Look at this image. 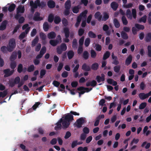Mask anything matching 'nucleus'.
I'll return each mask as SVG.
<instances>
[{"label": "nucleus", "instance_id": "obj_1", "mask_svg": "<svg viewBox=\"0 0 151 151\" xmlns=\"http://www.w3.org/2000/svg\"><path fill=\"white\" fill-rule=\"evenodd\" d=\"M29 4L31 6V12L34 13L35 9H37L38 6L42 8L46 5V3L43 1L40 2V0H36L34 2L32 0H31L29 2Z\"/></svg>", "mask_w": 151, "mask_h": 151}, {"label": "nucleus", "instance_id": "obj_2", "mask_svg": "<svg viewBox=\"0 0 151 151\" xmlns=\"http://www.w3.org/2000/svg\"><path fill=\"white\" fill-rule=\"evenodd\" d=\"M9 46L7 47V50L9 52L12 51L16 46L15 41L14 39H10L9 42Z\"/></svg>", "mask_w": 151, "mask_h": 151}, {"label": "nucleus", "instance_id": "obj_3", "mask_svg": "<svg viewBox=\"0 0 151 151\" xmlns=\"http://www.w3.org/2000/svg\"><path fill=\"white\" fill-rule=\"evenodd\" d=\"M67 49V47L65 44L62 43L60 46L56 48L57 52L59 54H61L63 51H65Z\"/></svg>", "mask_w": 151, "mask_h": 151}, {"label": "nucleus", "instance_id": "obj_4", "mask_svg": "<svg viewBox=\"0 0 151 151\" xmlns=\"http://www.w3.org/2000/svg\"><path fill=\"white\" fill-rule=\"evenodd\" d=\"M64 32L65 34V36L66 38L64 39L65 42L67 43L69 42V40L68 38L69 36L70 31L68 28L66 27L63 29Z\"/></svg>", "mask_w": 151, "mask_h": 151}, {"label": "nucleus", "instance_id": "obj_5", "mask_svg": "<svg viewBox=\"0 0 151 151\" xmlns=\"http://www.w3.org/2000/svg\"><path fill=\"white\" fill-rule=\"evenodd\" d=\"M85 122L83 118L81 117L78 119L74 125L78 128H81L82 125Z\"/></svg>", "mask_w": 151, "mask_h": 151}, {"label": "nucleus", "instance_id": "obj_6", "mask_svg": "<svg viewBox=\"0 0 151 151\" xmlns=\"http://www.w3.org/2000/svg\"><path fill=\"white\" fill-rule=\"evenodd\" d=\"M14 71V70H10V69L9 68L4 70L3 72L5 74L4 77H7L12 75Z\"/></svg>", "mask_w": 151, "mask_h": 151}, {"label": "nucleus", "instance_id": "obj_7", "mask_svg": "<svg viewBox=\"0 0 151 151\" xmlns=\"http://www.w3.org/2000/svg\"><path fill=\"white\" fill-rule=\"evenodd\" d=\"M111 57L112 60V64L116 65H118L119 62L117 56L114 55V53H112L111 55Z\"/></svg>", "mask_w": 151, "mask_h": 151}, {"label": "nucleus", "instance_id": "obj_8", "mask_svg": "<svg viewBox=\"0 0 151 151\" xmlns=\"http://www.w3.org/2000/svg\"><path fill=\"white\" fill-rule=\"evenodd\" d=\"M40 13L38 12H36L34 14V16L33 17L34 20L36 21H40L43 20V18L40 16Z\"/></svg>", "mask_w": 151, "mask_h": 151}, {"label": "nucleus", "instance_id": "obj_9", "mask_svg": "<svg viewBox=\"0 0 151 151\" xmlns=\"http://www.w3.org/2000/svg\"><path fill=\"white\" fill-rule=\"evenodd\" d=\"M101 76H97L96 78V80L98 83H100L101 82H104L105 80V75L104 74H101Z\"/></svg>", "mask_w": 151, "mask_h": 151}, {"label": "nucleus", "instance_id": "obj_10", "mask_svg": "<svg viewBox=\"0 0 151 151\" xmlns=\"http://www.w3.org/2000/svg\"><path fill=\"white\" fill-rule=\"evenodd\" d=\"M64 119L70 122L73 120V115L70 114V113H68L65 116Z\"/></svg>", "mask_w": 151, "mask_h": 151}, {"label": "nucleus", "instance_id": "obj_11", "mask_svg": "<svg viewBox=\"0 0 151 151\" xmlns=\"http://www.w3.org/2000/svg\"><path fill=\"white\" fill-rule=\"evenodd\" d=\"M97 84V83L96 81L94 80H93L91 81L87 82L86 85L87 87L91 86L92 87H94Z\"/></svg>", "mask_w": 151, "mask_h": 151}, {"label": "nucleus", "instance_id": "obj_12", "mask_svg": "<svg viewBox=\"0 0 151 151\" xmlns=\"http://www.w3.org/2000/svg\"><path fill=\"white\" fill-rule=\"evenodd\" d=\"M61 123L63 125V129L68 128L70 124V122L65 120L64 119H62Z\"/></svg>", "mask_w": 151, "mask_h": 151}, {"label": "nucleus", "instance_id": "obj_13", "mask_svg": "<svg viewBox=\"0 0 151 151\" xmlns=\"http://www.w3.org/2000/svg\"><path fill=\"white\" fill-rule=\"evenodd\" d=\"M62 119L61 118L56 124V126L55 127V129L56 131L60 130L62 128L61 123Z\"/></svg>", "mask_w": 151, "mask_h": 151}, {"label": "nucleus", "instance_id": "obj_14", "mask_svg": "<svg viewBox=\"0 0 151 151\" xmlns=\"http://www.w3.org/2000/svg\"><path fill=\"white\" fill-rule=\"evenodd\" d=\"M132 55H129L126 60L125 61V65L127 66L129 65L132 61Z\"/></svg>", "mask_w": 151, "mask_h": 151}, {"label": "nucleus", "instance_id": "obj_15", "mask_svg": "<svg viewBox=\"0 0 151 151\" xmlns=\"http://www.w3.org/2000/svg\"><path fill=\"white\" fill-rule=\"evenodd\" d=\"M7 24V22L6 20L3 21L0 26V30L3 31L5 30L6 28Z\"/></svg>", "mask_w": 151, "mask_h": 151}, {"label": "nucleus", "instance_id": "obj_16", "mask_svg": "<svg viewBox=\"0 0 151 151\" xmlns=\"http://www.w3.org/2000/svg\"><path fill=\"white\" fill-rule=\"evenodd\" d=\"M81 68L83 70L86 71H89L91 70L90 67L87 65L86 63L83 64Z\"/></svg>", "mask_w": 151, "mask_h": 151}, {"label": "nucleus", "instance_id": "obj_17", "mask_svg": "<svg viewBox=\"0 0 151 151\" xmlns=\"http://www.w3.org/2000/svg\"><path fill=\"white\" fill-rule=\"evenodd\" d=\"M95 18L98 19L99 21H101V20L102 16L101 14V13L99 12H96L94 15Z\"/></svg>", "mask_w": 151, "mask_h": 151}, {"label": "nucleus", "instance_id": "obj_18", "mask_svg": "<svg viewBox=\"0 0 151 151\" xmlns=\"http://www.w3.org/2000/svg\"><path fill=\"white\" fill-rule=\"evenodd\" d=\"M48 6L50 8H53L55 6V2L52 0L49 1L47 3Z\"/></svg>", "mask_w": 151, "mask_h": 151}, {"label": "nucleus", "instance_id": "obj_19", "mask_svg": "<svg viewBox=\"0 0 151 151\" xmlns=\"http://www.w3.org/2000/svg\"><path fill=\"white\" fill-rule=\"evenodd\" d=\"M145 40L147 42H149L151 40V32L147 33L146 35Z\"/></svg>", "mask_w": 151, "mask_h": 151}, {"label": "nucleus", "instance_id": "obj_20", "mask_svg": "<svg viewBox=\"0 0 151 151\" xmlns=\"http://www.w3.org/2000/svg\"><path fill=\"white\" fill-rule=\"evenodd\" d=\"M25 9L24 6H22L21 5L19 6L17 8V12L18 13H24V12Z\"/></svg>", "mask_w": 151, "mask_h": 151}, {"label": "nucleus", "instance_id": "obj_21", "mask_svg": "<svg viewBox=\"0 0 151 151\" xmlns=\"http://www.w3.org/2000/svg\"><path fill=\"white\" fill-rule=\"evenodd\" d=\"M111 8L113 9L114 11H116L118 7V4L115 1L112 2L111 4Z\"/></svg>", "mask_w": 151, "mask_h": 151}, {"label": "nucleus", "instance_id": "obj_22", "mask_svg": "<svg viewBox=\"0 0 151 151\" xmlns=\"http://www.w3.org/2000/svg\"><path fill=\"white\" fill-rule=\"evenodd\" d=\"M56 36L55 33L54 32H51L47 34V37L49 39H53L55 38Z\"/></svg>", "mask_w": 151, "mask_h": 151}, {"label": "nucleus", "instance_id": "obj_23", "mask_svg": "<svg viewBox=\"0 0 151 151\" xmlns=\"http://www.w3.org/2000/svg\"><path fill=\"white\" fill-rule=\"evenodd\" d=\"M68 58L71 59L72 58L74 55V53L73 50H70L69 51L67 54Z\"/></svg>", "mask_w": 151, "mask_h": 151}, {"label": "nucleus", "instance_id": "obj_24", "mask_svg": "<svg viewBox=\"0 0 151 151\" xmlns=\"http://www.w3.org/2000/svg\"><path fill=\"white\" fill-rule=\"evenodd\" d=\"M139 98L142 100H144L148 98L147 94L143 93H140L139 94Z\"/></svg>", "mask_w": 151, "mask_h": 151}, {"label": "nucleus", "instance_id": "obj_25", "mask_svg": "<svg viewBox=\"0 0 151 151\" xmlns=\"http://www.w3.org/2000/svg\"><path fill=\"white\" fill-rule=\"evenodd\" d=\"M40 104V102H37L33 106L32 108H31L28 110V111L29 112H30L32 111L33 110H35L37 108Z\"/></svg>", "mask_w": 151, "mask_h": 151}, {"label": "nucleus", "instance_id": "obj_26", "mask_svg": "<svg viewBox=\"0 0 151 151\" xmlns=\"http://www.w3.org/2000/svg\"><path fill=\"white\" fill-rule=\"evenodd\" d=\"M59 41L58 40H51L49 42L50 44L53 46H56L58 43Z\"/></svg>", "mask_w": 151, "mask_h": 151}, {"label": "nucleus", "instance_id": "obj_27", "mask_svg": "<svg viewBox=\"0 0 151 151\" xmlns=\"http://www.w3.org/2000/svg\"><path fill=\"white\" fill-rule=\"evenodd\" d=\"M17 55V53L16 52H13L10 57V60L11 61H14L16 59Z\"/></svg>", "mask_w": 151, "mask_h": 151}, {"label": "nucleus", "instance_id": "obj_28", "mask_svg": "<svg viewBox=\"0 0 151 151\" xmlns=\"http://www.w3.org/2000/svg\"><path fill=\"white\" fill-rule=\"evenodd\" d=\"M61 19L60 17L56 16L54 17V22L55 24H59L61 22Z\"/></svg>", "mask_w": 151, "mask_h": 151}, {"label": "nucleus", "instance_id": "obj_29", "mask_svg": "<svg viewBox=\"0 0 151 151\" xmlns=\"http://www.w3.org/2000/svg\"><path fill=\"white\" fill-rule=\"evenodd\" d=\"M65 9H70L71 6V3L70 0H67L65 3Z\"/></svg>", "mask_w": 151, "mask_h": 151}, {"label": "nucleus", "instance_id": "obj_30", "mask_svg": "<svg viewBox=\"0 0 151 151\" xmlns=\"http://www.w3.org/2000/svg\"><path fill=\"white\" fill-rule=\"evenodd\" d=\"M114 24L116 28H119L120 26V23L118 20L116 18H114L113 20Z\"/></svg>", "mask_w": 151, "mask_h": 151}, {"label": "nucleus", "instance_id": "obj_31", "mask_svg": "<svg viewBox=\"0 0 151 151\" xmlns=\"http://www.w3.org/2000/svg\"><path fill=\"white\" fill-rule=\"evenodd\" d=\"M134 26L137 28V29H138V31L140 30H143L145 29V27L144 26L142 25L139 24H135Z\"/></svg>", "mask_w": 151, "mask_h": 151}, {"label": "nucleus", "instance_id": "obj_32", "mask_svg": "<svg viewBox=\"0 0 151 151\" xmlns=\"http://www.w3.org/2000/svg\"><path fill=\"white\" fill-rule=\"evenodd\" d=\"M89 56V54L88 53V52L87 51H84L82 55V57L85 60H86L88 58Z\"/></svg>", "mask_w": 151, "mask_h": 151}, {"label": "nucleus", "instance_id": "obj_33", "mask_svg": "<svg viewBox=\"0 0 151 151\" xmlns=\"http://www.w3.org/2000/svg\"><path fill=\"white\" fill-rule=\"evenodd\" d=\"M99 66V64L97 63H95L92 65L91 68L93 70H96L98 68Z\"/></svg>", "mask_w": 151, "mask_h": 151}, {"label": "nucleus", "instance_id": "obj_34", "mask_svg": "<svg viewBox=\"0 0 151 151\" xmlns=\"http://www.w3.org/2000/svg\"><path fill=\"white\" fill-rule=\"evenodd\" d=\"M39 41L38 37L36 36L35 38L32 41V46L33 47L38 43Z\"/></svg>", "mask_w": 151, "mask_h": 151}, {"label": "nucleus", "instance_id": "obj_35", "mask_svg": "<svg viewBox=\"0 0 151 151\" xmlns=\"http://www.w3.org/2000/svg\"><path fill=\"white\" fill-rule=\"evenodd\" d=\"M110 55V53L109 51H106L104 55L103 59V60H106L109 57Z\"/></svg>", "mask_w": 151, "mask_h": 151}, {"label": "nucleus", "instance_id": "obj_36", "mask_svg": "<svg viewBox=\"0 0 151 151\" xmlns=\"http://www.w3.org/2000/svg\"><path fill=\"white\" fill-rule=\"evenodd\" d=\"M109 14L106 12L103 13V17L102 19V20L103 21H106L109 18Z\"/></svg>", "mask_w": 151, "mask_h": 151}, {"label": "nucleus", "instance_id": "obj_37", "mask_svg": "<svg viewBox=\"0 0 151 151\" xmlns=\"http://www.w3.org/2000/svg\"><path fill=\"white\" fill-rule=\"evenodd\" d=\"M54 17L53 15L52 14H49L48 16V21L49 22L51 23L52 22L53 20H54Z\"/></svg>", "mask_w": 151, "mask_h": 151}, {"label": "nucleus", "instance_id": "obj_38", "mask_svg": "<svg viewBox=\"0 0 151 151\" xmlns=\"http://www.w3.org/2000/svg\"><path fill=\"white\" fill-rule=\"evenodd\" d=\"M16 7V5L14 4H11L9 6L8 10L9 12H12L13 11Z\"/></svg>", "mask_w": 151, "mask_h": 151}, {"label": "nucleus", "instance_id": "obj_39", "mask_svg": "<svg viewBox=\"0 0 151 151\" xmlns=\"http://www.w3.org/2000/svg\"><path fill=\"white\" fill-rule=\"evenodd\" d=\"M43 28L44 30L46 32L47 31L49 28V26L47 22H45L43 24Z\"/></svg>", "mask_w": 151, "mask_h": 151}, {"label": "nucleus", "instance_id": "obj_40", "mask_svg": "<svg viewBox=\"0 0 151 151\" xmlns=\"http://www.w3.org/2000/svg\"><path fill=\"white\" fill-rule=\"evenodd\" d=\"M121 35L122 38L125 40H127L128 38L127 34L124 32L123 31L121 32Z\"/></svg>", "mask_w": 151, "mask_h": 151}, {"label": "nucleus", "instance_id": "obj_41", "mask_svg": "<svg viewBox=\"0 0 151 151\" xmlns=\"http://www.w3.org/2000/svg\"><path fill=\"white\" fill-rule=\"evenodd\" d=\"M120 65H116L114 67V70L115 73H118L120 71Z\"/></svg>", "mask_w": 151, "mask_h": 151}, {"label": "nucleus", "instance_id": "obj_42", "mask_svg": "<svg viewBox=\"0 0 151 151\" xmlns=\"http://www.w3.org/2000/svg\"><path fill=\"white\" fill-rule=\"evenodd\" d=\"M78 43L77 40L76 39H73L72 42V47L73 48H76L77 47Z\"/></svg>", "mask_w": 151, "mask_h": 151}, {"label": "nucleus", "instance_id": "obj_43", "mask_svg": "<svg viewBox=\"0 0 151 151\" xmlns=\"http://www.w3.org/2000/svg\"><path fill=\"white\" fill-rule=\"evenodd\" d=\"M80 90H84L86 92H88L92 89V88H86L83 86H81L79 89Z\"/></svg>", "mask_w": 151, "mask_h": 151}, {"label": "nucleus", "instance_id": "obj_44", "mask_svg": "<svg viewBox=\"0 0 151 151\" xmlns=\"http://www.w3.org/2000/svg\"><path fill=\"white\" fill-rule=\"evenodd\" d=\"M7 94V90H4L3 92L0 91V98H4Z\"/></svg>", "mask_w": 151, "mask_h": 151}, {"label": "nucleus", "instance_id": "obj_45", "mask_svg": "<svg viewBox=\"0 0 151 151\" xmlns=\"http://www.w3.org/2000/svg\"><path fill=\"white\" fill-rule=\"evenodd\" d=\"M91 42V40L90 38H86L85 41L84 45L86 47H88L89 45Z\"/></svg>", "mask_w": 151, "mask_h": 151}, {"label": "nucleus", "instance_id": "obj_46", "mask_svg": "<svg viewBox=\"0 0 151 151\" xmlns=\"http://www.w3.org/2000/svg\"><path fill=\"white\" fill-rule=\"evenodd\" d=\"M35 69V66L33 65H30L27 68V71L28 72H31L33 71Z\"/></svg>", "mask_w": 151, "mask_h": 151}, {"label": "nucleus", "instance_id": "obj_47", "mask_svg": "<svg viewBox=\"0 0 151 151\" xmlns=\"http://www.w3.org/2000/svg\"><path fill=\"white\" fill-rule=\"evenodd\" d=\"M46 73V70L45 69H42L41 70L40 73V78H42L45 75Z\"/></svg>", "mask_w": 151, "mask_h": 151}, {"label": "nucleus", "instance_id": "obj_48", "mask_svg": "<svg viewBox=\"0 0 151 151\" xmlns=\"http://www.w3.org/2000/svg\"><path fill=\"white\" fill-rule=\"evenodd\" d=\"M147 103L146 102L142 103L139 105V108L140 109H144L147 106Z\"/></svg>", "mask_w": 151, "mask_h": 151}, {"label": "nucleus", "instance_id": "obj_49", "mask_svg": "<svg viewBox=\"0 0 151 151\" xmlns=\"http://www.w3.org/2000/svg\"><path fill=\"white\" fill-rule=\"evenodd\" d=\"M88 35L91 38H95L96 37V35L91 31H90L88 32Z\"/></svg>", "mask_w": 151, "mask_h": 151}, {"label": "nucleus", "instance_id": "obj_50", "mask_svg": "<svg viewBox=\"0 0 151 151\" xmlns=\"http://www.w3.org/2000/svg\"><path fill=\"white\" fill-rule=\"evenodd\" d=\"M62 23L63 25L64 26L66 27L68 24V22L67 19L65 18H63L62 19Z\"/></svg>", "mask_w": 151, "mask_h": 151}, {"label": "nucleus", "instance_id": "obj_51", "mask_svg": "<svg viewBox=\"0 0 151 151\" xmlns=\"http://www.w3.org/2000/svg\"><path fill=\"white\" fill-rule=\"evenodd\" d=\"M122 19L123 24L127 25L128 24V21L125 16H123Z\"/></svg>", "mask_w": 151, "mask_h": 151}, {"label": "nucleus", "instance_id": "obj_52", "mask_svg": "<svg viewBox=\"0 0 151 151\" xmlns=\"http://www.w3.org/2000/svg\"><path fill=\"white\" fill-rule=\"evenodd\" d=\"M23 70V65L21 64H20L19 65L17 71L19 73H21Z\"/></svg>", "mask_w": 151, "mask_h": 151}, {"label": "nucleus", "instance_id": "obj_53", "mask_svg": "<svg viewBox=\"0 0 151 151\" xmlns=\"http://www.w3.org/2000/svg\"><path fill=\"white\" fill-rule=\"evenodd\" d=\"M40 37L43 40H45L46 39V35L43 32H40Z\"/></svg>", "mask_w": 151, "mask_h": 151}, {"label": "nucleus", "instance_id": "obj_54", "mask_svg": "<svg viewBox=\"0 0 151 151\" xmlns=\"http://www.w3.org/2000/svg\"><path fill=\"white\" fill-rule=\"evenodd\" d=\"M84 36H82L79 39V46H82L83 44L84 41Z\"/></svg>", "mask_w": 151, "mask_h": 151}, {"label": "nucleus", "instance_id": "obj_55", "mask_svg": "<svg viewBox=\"0 0 151 151\" xmlns=\"http://www.w3.org/2000/svg\"><path fill=\"white\" fill-rule=\"evenodd\" d=\"M132 34L134 35H136L137 32L139 31L138 29L135 26L132 27Z\"/></svg>", "mask_w": 151, "mask_h": 151}, {"label": "nucleus", "instance_id": "obj_56", "mask_svg": "<svg viewBox=\"0 0 151 151\" xmlns=\"http://www.w3.org/2000/svg\"><path fill=\"white\" fill-rule=\"evenodd\" d=\"M16 63L15 61H12L10 64V68L11 69H14L16 67Z\"/></svg>", "mask_w": 151, "mask_h": 151}, {"label": "nucleus", "instance_id": "obj_57", "mask_svg": "<svg viewBox=\"0 0 151 151\" xmlns=\"http://www.w3.org/2000/svg\"><path fill=\"white\" fill-rule=\"evenodd\" d=\"M132 15L134 19H135L137 16V12L135 9H133L132 10Z\"/></svg>", "mask_w": 151, "mask_h": 151}, {"label": "nucleus", "instance_id": "obj_58", "mask_svg": "<svg viewBox=\"0 0 151 151\" xmlns=\"http://www.w3.org/2000/svg\"><path fill=\"white\" fill-rule=\"evenodd\" d=\"M147 55L149 57H151V46L148 45L147 47Z\"/></svg>", "mask_w": 151, "mask_h": 151}, {"label": "nucleus", "instance_id": "obj_59", "mask_svg": "<svg viewBox=\"0 0 151 151\" xmlns=\"http://www.w3.org/2000/svg\"><path fill=\"white\" fill-rule=\"evenodd\" d=\"M147 20V16L146 15H144L143 17H141L139 20L140 22H143L145 23Z\"/></svg>", "mask_w": 151, "mask_h": 151}, {"label": "nucleus", "instance_id": "obj_60", "mask_svg": "<svg viewBox=\"0 0 151 151\" xmlns=\"http://www.w3.org/2000/svg\"><path fill=\"white\" fill-rule=\"evenodd\" d=\"M139 139H135L134 138L130 144V146H132L134 143L137 144L139 142Z\"/></svg>", "mask_w": 151, "mask_h": 151}, {"label": "nucleus", "instance_id": "obj_61", "mask_svg": "<svg viewBox=\"0 0 151 151\" xmlns=\"http://www.w3.org/2000/svg\"><path fill=\"white\" fill-rule=\"evenodd\" d=\"M46 49L45 46H43L42 48L40 53L42 55H43L46 52Z\"/></svg>", "mask_w": 151, "mask_h": 151}, {"label": "nucleus", "instance_id": "obj_62", "mask_svg": "<svg viewBox=\"0 0 151 151\" xmlns=\"http://www.w3.org/2000/svg\"><path fill=\"white\" fill-rule=\"evenodd\" d=\"M26 35L24 32H22L19 36V39L20 40L23 39L25 37Z\"/></svg>", "mask_w": 151, "mask_h": 151}, {"label": "nucleus", "instance_id": "obj_63", "mask_svg": "<svg viewBox=\"0 0 151 151\" xmlns=\"http://www.w3.org/2000/svg\"><path fill=\"white\" fill-rule=\"evenodd\" d=\"M71 135V133L69 131H67L66 132L64 137L65 139H67L69 138Z\"/></svg>", "mask_w": 151, "mask_h": 151}, {"label": "nucleus", "instance_id": "obj_64", "mask_svg": "<svg viewBox=\"0 0 151 151\" xmlns=\"http://www.w3.org/2000/svg\"><path fill=\"white\" fill-rule=\"evenodd\" d=\"M95 46V49L96 51H100L101 50L102 47L99 44H96Z\"/></svg>", "mask_w": 151, "mask_h": 151}]
</instances>
